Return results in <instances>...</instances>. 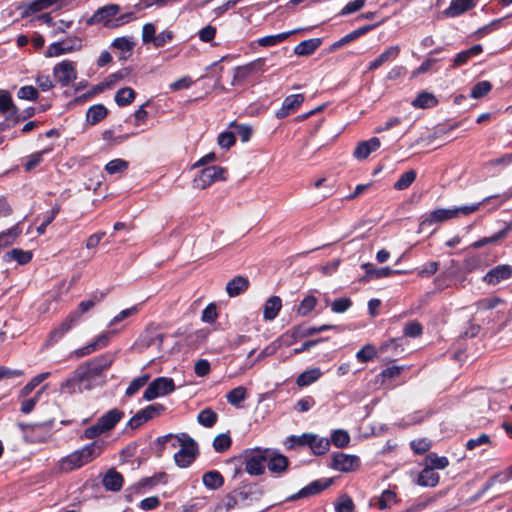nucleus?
Returning a JSON list of instances; mask_svg holds the SVG:
<instances>
[{"label": "nucleus", "mask_w": 512, "mask_h": 512, "mask_svg": "<svg viewBox=\"0 0 512 512\" xmlns=\"http://www.w3.org/2000/svg\"><path fill=\"white\" fill-rule=\"evenodd\" d=\"M116 360V353L106 352L79 365L72 376L61 384V389L67 393L91 390L106 382L105 372Z\"/></svg>", "instance_id": "f257e3e1"}, {"label": "nucleus", "mask_w": 512, "mask_h": 512, "mask_svg": "<svg viewBox=\"0 0 512 512\" xmlns=\"http://www.w3.org/2000/svg\"><path fill=\"white\" fill-rule=\"evenodd\" d=\"M106 292H95L91 295V298L85 301H81L77 308L69 313V315L62 321V323L55 329H53L48 338L45 340L44 347H49L54 343L58 342L65 333H67L74 324H76L81 316L90 311L97 303L101 302Z\"/></svg>", "instance_id": "f03ea898"}, {"label": "nucleus", "mask_w": 512, "mask_h": 512, "mask_svg": "<svg viewBox=\"0 0 512 512\" xmlns=\"http://www.w3.org/2000/svg\"><path fill=\"white\" fill-rule=\"evenodd\" d=\"M230 462L235 465L234 476L244 471L251 476H260L265 472V464L267 463V449L253 448L245 449L240 455L234 456Z\"/></svg>", "instance_id": "7ed1b4c3"}, {"label": "nucleus", "mask_w": 512, "mask_h": 512, "mask_svg": "<svg viewBox=\"0 0 512 512\" xmlns=\"http://www.w3.org/2000/svg\"><path fill=\"white\" fill-rule=\"evenodd\" d=\"M180 449L174 454V461L180 468L189 467L199 455L197 442L187 433L179 434Z\"/></svg>", "instance_id": "20e7f679"}, {"label": "nucleus", "mask_w": 512, "mask_h": 512, "mask_svg": "<svg viewBox=\"0 0 512 512\" xmlns=\"http://www.w3.org/2000/svg\"><path fill=\"white\" fill-rule=\"evenodd\" d=\"M268 68L266 58L263 57L257 58L245 65L237 66L234 68L232 85L243 84L249 77L258 73H264Z\"/></svg>", "instance_id": "39448f33"}, {"label": "nucleus", "mask_w": 512, "mask_h": 512, "mask_svg": "<svg viewBox=\"0 0 512 512\" xmlns=\"http://www.w3.org/2000/svg\"><path fill=\"white\" fill-rule=\"evenodd\" d=\"M227 169L221 166L212 165L203 168L195 176L193 184L195 188L206 189L216 181L226 180Z\"/></svg>", "instance_id": "423d86ee"}, {"label": "nucleus", "mask_w": 512, "mask_h": 512, "mask_svg": "<svg viewBox=\"0 0 512 512\" xmlns=\"http://www.w3.org/2000/svg\"><path fill=\"white\" fill-rule=\"evenodd\" d=\"M0 112L6 116V121L0 124V130H5L25 119L18 114L10 93L4 90H0Z\"/></svg>", "instance_id": "0eeeda50"}, {"label": "nucleus", "mask_w": 512, "mask_h": 512, "mask_svg": "<svg viewBox=\"0 0 512 512\" xmlns=\"http://www.w3.org/2000/svg\"><path fill=\"white\" fill-rule=\"evenodd\" d=\"M176 386L174 380L170 377H157L150 382L143 393L146 401H152L160 396L172 393Z\"/></svg>", "instance_id": "6e6552de"}, {"label": "nucleus", "mask_w": 512, "mask_h": 512, "mask_svg": "<svg viewBox=\"0 0 512 512\" xmlns=\"http://www.w3.org/2000/svg\"><path fill=\"white\" fill-rule=\"evenodd\" d=\"M166 411V406L161 403L150 404L143 409L139 410L134 416H132L127 422L126 427L136 430L143 424L152 420Z\"/></svg>", "instance_id": "1a4fd4ad"}, {"label": "nucleus", "mask_w": 512, "mask_h": 512, "mask_svg": "<svg viewBox=\"0 0 512 512\" xmlns=\"http://www.w3.org/2000/svg\"><path fill=\"white\" fill-rule=\"evenodd\" d=\"M330 467L333 470L350 473L357 471L361 466V460L357 455H350L343 452H334L331 455Z\"/></svg>", "instance_id": "9d476101"}, {"label": "nucleus", "mask_w": 512, "mask_h": 512, "mask_svg": "<svg viewBox=\"0 0 512 512\" xmlns=\"http://www.w3.org/2000/svg\"><path fill=\"white\" fill-rule=\"evenodd\" d=\"M121 10V7L118 4H108L103 7L98 8L94 14L87 19V25H94L98 23H103L104 27L112 28L114 26V20L111 18L115 17Z\"/></svg>", "instance_id": "9b49d317"}, {"label": "nucleus", "mask_w": 512, "mask_h": 512, "mask_svg": "<svg viewBox=\"0 0 512 512\" xmlns=\"http://www.w3.org/2000/svg\"><path fill=\"white\" fill-rule=\"evenodd\" d=\"M333 483L332 478L318 479L309 483L307 486L300 489L297 493H294L287 497L286 501H296L301 498H307L321 493L322 491L329 488Z\"/></svg>", "instance_id": "f8f14e48"}, {"label": "nucleus", "mask_w": 512, "mask_h": 512, "mask_svg": "<svg viewBox=\"0 0 512 512\" xmlns=\"http://www.w3.org/2000/svg\"><path fill=\"white\" fill-rule=\"evenodd\" d=\"M114 335L113 331H106L95 337L91 342L87 345L77 349L75 354L78 357L87 356L97 350L103 349L107 347L111 341L112 336Z\"/></svg>", "instance_id": "ddd939ff"}, {"label": "nucleus", "mask_w": 512, "mask_h": 512, "mask_svg": "<svg viewBox=\"0 0 512 512\" xmlns=\"http://www.w3.org/2000/svg\"><path fill=\"white\" fill-rule=\"evenodd\" d=\"M54 76L62 86L69 85L77 77L74 63L64 60L54 67Z\"/></svg>", "instance_id": "4468645a"}, {"label": "nucleus", "mask_w": 512, "mask_h": 512, "mask_svg": "<svg viewBox=\"0 0 512 512\" xmlns=\"http://www.w3.org/2000/svg\"><path fill=\"white\" fill-rule=\"evenodd\" d=\"M266 464L271 473L281 475L288 470L290 461L283 454L267 449Z\"/></svg>", "instance_id": "2eb2a0df"}, {"label": "nucleus", "mask_w": 512, "mask_h": 512, "mask_svg": "<svg viewBox=\"0 0 512 512\" xmlns=\"http://www.w3.org/2000/svg\"><path fill=\"white\" fill-rule=\"evenodd\" d=\"M379 24L380 23L367 24V25H364L362 27H359V28L351 31L350 33H348L345 36H343L342 38H340L338 41L334 42L330 46L329 51L330 52L336 51V50L342 48L343 46L357 40L358 38L362 37L363 35L367 34L368 32L372 31L373 29H375Z\"/></svg>", "instance_id": "dca6fc26"}, {"label": "nucleus", "mask_w": 512, "mask_h": 512, "mask_svg": "<svg viewBox=\"0 0 512 512\" xmlns=\"http://www.w3.org/2000/svg\"><path fill=\"white\" fill-rule=\"evenodd\" d=\"M510 278H512V266L509 264H500L490 269L483 277V280L488 285H497Z\"/></svg>", "instance_id": "f3484780"}, {"label": "nucleus", "mask_w": 512, "mask_h": 512, "mask_svg": "<svg viewBox=\"0 0 512 512\" xmlns=\"http://www.w3.org/2000/svg\"><path fill=\"white\" fill-rule=\"evenodd\" d=\"M303 94H291L283 100L282 106L275 112V117L277 119H284L289 116L291 113H294L299 109V107L304 102Z\"/></svg>", "instance_id": "a211bd4d"}, {"label": "nucleus", "mask_w": 512, "mask_h": 512, "mask_svg": "<svg viewBox=\"0 0 512 512\" xmlns=\"http://www.w3.org/2000/svg\"><path fill=\"white\" fill-rule=\"evenodd\" d=\"M328 330H338V326L331 324H323L318 327H306L304 325H298L292 327L286 334L288 335L290 333V336L294 340H296L300 338L309 337Z\"/></svg>", "instance_id": "6ab92c4d"}, {"label": "nucleus", "mask_w": 512, "mask_h": 512, "mask_svg": "<svg viewBox=\"0 0 512 512\" xmlns=\"http://www.w3.org/2000/svg\"><path fill=\"white\" fill-rule=\"evenodd\" d=\"M103 445L99 441H93L92 443L86 444L82 448L75 450L82 466L92 462L102 453Z\"/></svg>", "instance_id": "aec40b11"}, {"label": "nucleus", "mask_w": 512, "mask_h": 512, "mask_svg": "<svg viewBox=\"0 0 512 512\" xmlns=\"http://www.w3.org/2000/svg\"><path fill=\"white\" fill-rule=\"evenodd\" d=\"M234 491L243 505H249L253 501H258L263 495L262 488L257 484L244 485Z\"/></svg>", "instance_id": "412c9836"}, {"label": "nucleus", "mask_w": 512, "mask_h": 512, "mask_svg": "<svg viewBox=\"0 0 512 512\" xmlns=\"http://www.w3.org/2000/svg\"><path fill=\"white\" fill-rule=\"evenodd\" d=\"M399 54L400 47L398 45L390 46L374 60L370 61L367 69L369 71H374L383 66L385 63L394 61L399 56Z\"/></svg>", "instance_id": "4be33fe9"}, {"label": "nucleus", "mask_w": 512, "mask_h": 512, "mask_svg": "<svg viewBox=\"0 0 512 512\" xmlns=\"http://www.w3.org/2000/svg\"><path fill=\"white\" fill-rule=\"evenodd\" d=\"M454 218H456V211H453V208H439L431 211L429 215L421 222V226H431L435 223H442Z\"/></svg>", "instance_id": "5701e85b"}, {"label": "nucleus", "mask_w": 512, "mask_h": 512, "mask_svg": "<svg viewBox=\"0 0 512 512\" xmlns=\"http://www.w3.org/2000/svg\"><path fill=\"white\" fill-rule=\"evenodd\" d=\"M123 417L124 412L118 408H114L100 416L97 422L105 432H108L112 430Z\"/></svg>", "instance_id": "b1692460"}, {"label": "nucleus", "mask_w": 512, "mask_h": 512, "mask_svg": "<svg viewBox=\"0 0 512 512\" xmlns=\"http://www.w3.org/2000/svg\"><path fill=\"white\" fill-rule=\"evenodd\" d=\"M381 142L378 137H372L367 141L360 142L355 150L354 157L360 160L366 159L372 152L380 148Z\"/></svg>", "instance_id": "393cba45"}, {"label": "nucleus", "mask_w": 512, "mask_h": 512, "mask_svg": "<svg viewBox=\"0 0 512 512\" xmlns=\"http://www.w3.org/2000/svg\"><path fill=\"white\" fill-rule=\"evenodd\" d=\"M475 6V0H451L450 5L444 10V14L448 17H457Z\"/></svg>", "instance_id": "a878e982"}, {"label": "nucleus", "mask_w": 512, "mask_h": 512, "mask_svg": "<svg viewBox=\"0 0 512 512\" xmlns=\"http://www.w3.org/2000/svg\"><path fill=\"white\" fill-rule=\"evenodd\" d=\"M103 486L106 490L112 492H118L121 490L124 478L120 472L111 468L107 471L102 480Z\"/></svg>", "instance_id": "bb28decb"}, {"label": "nucleus", "mask_w": 512, "mask_h": 512, "mask_svg": "<svg viewBox=\"0 0 512 512\" xmlns=\"http://www.w3.org/2000/svg\"><path fill=\"white\" fill-rule=\"evenodd\" d=\"M483 52V46L481 44H475L471 46L469 49L464 50L456 54V56L453 59V63L451 68H458L461 67L472 58L475 57Z\"/></svg>", "instance_id": "cd10ccee"}, {"label": "nucleus", "mask_w": 512, "mask_h": 512, "mask_svg": "<svg viewBox=\"0 0 512 512\" xmlns=\"http://www.w3.org/2000/svg\"><path fill=\"white\" fill-rule=\"evenodd\" d=\"M512 231V223L507 224L503 229L498 231L489 237H483L471 244V247L474 249L482 248L485 245L495 244L500 240H503L508 236V234Z\"/></svg>", "instance_id": "c85d7f7f"}, {"label": "nucleus", "mask_w": 512, "mask_h": 512, "mask_svg": "<svg viewBox=\"0 0 512 512\" xmlns=\"http://www.w3.org/2000/svg\"><path fill=\"white\" fill-rule=\"evenodd\" d=\"M249 280L244 276H235L226 284V292L230 297H236L249 288Z\"/></svg>", "instance_id": "c756f323"}, {"label": "nucleus", "mask_w": 512, "mask_h": 512, "mask_svg": "<svg viewBox=\"0 0 512 512\" xmlns=\"http://www.w3.org/2000/svg\"><path fill=\"white\" fill-rule=\"evenodd\" d=\"M321 44V38L303 40L295 46L294 54L297 56H310L321 46Z\"/></svg>", "instance_id": "7c9ffc66"}, {"label": "nucleus", "mask_w": 512, "mask_h": 512, "mask_svg": "<svg viewBox=\"0 0 512 512\" xmlns=\"http://www.w3.org/2000/svg\"><path fill=\"white\" fill-rule=\"evenodd\" d=\"M108 113V109L103 104L92 105L86 112V122L94 126L105 119Z\"/></svg>", "instance_id": "2f4dec72"}, {"label": "nucleus", "mask_w": 512, "mask_h": 512, "mask_svg": "<svg viewBox=\"0 0 512 512\" xmlns=\"http://www.w3.org/2000/svg\"><path fill=\"white\" fill-rule=\"evenodd\" d=\"M282 307V300L279 296H271L264 305L263 317L265 320H274Z\"/></svg>", "instance_id": "473e14b6"}, {"label": "nucleus", "mask_w": 512, "mask_h": 512, "mask_svg": "<svg viewBox=\"0 0 512 512\" xmlns=\"http://www.w3.org/2000/svg\"><path fill=\"white\" fill-rule=\"evenodd\" d=\"M411 104L417 109H428L436 107L438 105V100L434 94L422 91L411 102Z\"/></svg>", "instance_id": "72a5a7b5"}, {"label": "nucleus", "mask_w": 512, "mask_h": 512, "mask_svg": "<svg viewBox=\"0 0 512 512\" xmlns=\"http://www.w3.org/2000/svg\"><path fill=\"white\" fill-rule=\"evenodd\" d=\"M203 485L211 490H217L224 485V477L217 470L205 472L202 476Z\"/></svg>", "instance_id": "f704fd0d"}, {"label": "nucleus", "mask_w": 512, "mask_h": 512, "mask_svg": "<svg viewBox=\"0 0 512 512\" xmlns=\"http://www.w3.org/2000/svg\"><path fill=\"white\" fill-rule=\"evenodd\" d=\"M362 268L365 270V278L368 279H381L393 276L390 267L376 268L372 263H365L362 265Z\"/></svg>", "instance_id": "c9c22d12"}, {"label": "nucleus", "mask_w": 512, "mask_h": 512, "mask_svg": "<svg viewBox=\"0 0 512 512\" xmlns=\"http://www.w3.org/2000/svg\"><path fill=\"white\" fill-rule=\"evenodd\" d=\"M440 476L431 467L426 466L419 474L417 483L424 487H435L439 483Z\"/></svg>", "instance_id": "e433bc0d"}, {"label": "nucleus", "mask_w": 512, "mask_h": 512, "mask_svg": "<svg viewBox=\"0 0 512 512\" xmlns=\"http://www.w3.org/2000/svg\"><path fill=\"white\" fill-rule=\"evenodd\" d=\"M3 258L6 262L15 261L20 265H24L31 261L32 252L24 251L20 248H13L12 250L6 252Z\"/></svg>", "instance_id": "4c0bfd02"}, {"label": "nucleus", "mask_w": 512, "mask_h": 512, "mask_svg": "<svg viewBox=\"0 0 512 512\" xmlns=\"http://www.w3.org/2000/svg\"><path fill=\"white\" fill-rule=\"evenodd\" d=\"M320 368H311L302 372L296 378V384L299 387H306L319 380L322 376Z\"/></svg>", "instance_id": "58836bf2"}, {"label": "nucleus", "mask_w": 512, "mask_h": 512, "mask_svg": "<svg viewBox=\"0 0 512 512\" xmlns=\"http://www.w3.org/2000/svg\"><path fill=\"white\" fill-rule=\"evenodd\" d=\"M22 233L21 223H17L11 228L0 233V248L12 245L17 237Z\"/></svg>", "instance_id": "ea45409f"}, {"label": "nucleus", "mask_w": 512, "mask_h": 512, "mask_svg": "<svg viewBox=\"0 0 512 512\" xmlns=\"http://www.w3.org/2000/svg\"><path fill=\"white\" fill-rule=\"evenodd\" d=\"M498 197H499V195H491V196L484 198L480 202L473 203L470 205L455 207V208H453V211H456V218L460 217L461 215L467 216V215L477 212L481 206H483L486 203H489L490 200L496 199Z\"/></svg>", "instance_id": "a19ab883"}, {"label": "nucleus", "mask_w": 512, "mask_h": 512, "mask_svg": "<svg viewBox=\"0 0 512 512\" xmlns=\"http://www.w3.org/2000/svg\"><path fill=\"white\" fill-rule=\"evenodd\" d=\"M311 440H314V434L312 433H303L300 436L291 435L287 438L285 445L287 449L290 450L296 449L297 447H309Z\"/></svg>", "instance_id": "79ce46f5"}, {"label": "nucleus", "mask_w": 512, "mask_h": 512, "mask_svg": "<svg viewBox=\"0 0 512 512\" xmlns=\"http://www.w3.org/2000/svg\"><path fill=\"white\" fill-rule=\"evenodd\" d=\"M218 414L210 407L202 409L197 415V421L205 428H212L218 421Z\"/></svg>", "instance_id": "37998d69"}, {"label": "nucleus", "mask_w": 512, "mask_h": 512, "mask_svg": "<svg viewBox=\"0 0 512 512\" xmlns=\"http://www.w3.org/2000/svg\"><path fill=\"white\" fill-rule=\"evenodd\" d=\"M135 97L136 92L131 87H124L116 92L114 100L119 107H124L131 104Z\"/></svg>", "instance_id": "c03bdc74"}, {"label": "nucleus", "mask_w": 512, "mask_h": 512, "mask_svg": "<svg viewBox=\"0 0 512 512\" xmlns=\"http://www.w3.org/2000/svg\"><path fill=\"white\" fill-rule=\"evenodd\" d=\"M246 398L247 389L244 386L233 388L226 394L227 402L235 407H239Z\"/></svg>", "instance_id": "a18cd8bd"}, {"label": "nucleus", "mask_w": 512, "mask_h": 512, "mask_svg": "<svg viewBox=\"0 0 512 512\" xmlns=\"http://www.w3.org/2000/svg\"><path fill=\"white\" fill-rule=\"evenodd\" d=\"M417 173L415 170L410 169L400 175L398 180L394 183L393 187L395 190L402 191L410 187L415 181Z\"/></svg>", "instance_id": "49530a36"}, {"label": "nucleus", "mask_w": 512, "mask_h": 512, "mask_svg": "<svg viewBox=\"0 0 512 512\" xmlns=\"http://www.w3.org/2000/svg\"><path fill=\"white\" fill-rule=\"evenodd\" d=\"M83 467L80 463L75 452L70 453L69 455L63 457L60 460L59 468L63 472H71L73 470L79 469Z\"/></svg>", "instance_id": "de8ad7c7"}, {"label": "nucleus", "mask_w": 512, "mask_h": 512, "mask_svg": "<svg viewBox=\"0 0 512 512\" xmlns=\"http://www.w3.org/2000/svg\"><path fill=\"white\" fill-rule=\"evenodd\" d=\"M294 31L283 32L276 35H268L258 39V44L262 47L275 46L285 41Z\"/></svg>", "instance_id": "09e8293b"}, {"label": "nucleus", "mask_w": 512, "mask_h": 512, "mask_svg": "<svg viewBox=\"0 0 512 512\" xmlns=\"http://www.w3.org/2000/svg\"><path fill=\"white\" fill-rule=\"evenodd\" d=\"M350 440V435L346 430L337 429L332 432L329 441L337 448H345L349 445Z\"/></svg>", "instance_id": "8fccbe9b"}, {"label": "nucleus", "mask_w": 512, "mask_h": 512, "mask_svg": "<svg viewBox=\"0 0 512 512\" xmlns=\"http://www.w3.org/2000/svg\"><path fill=\"white\" fill-rule=\"evenodd\" d=\"M444 50V47H437L434 50L430 51L428 54V57L421 63V65L418 67L417 72L418 73H426L432 69V67L439 61H441V58H435L433 57L436 54L441 53Z\"/></svg>", "instance_id": "3c124183"}, {"label": "nucleus", "mask_w": 512, "mask_h": 512, "mask_svg": "<svg viewBox=\"0 0 512 512\" xmlns=\"http://www.w3.org/2000/svg\"><path fill=\"white\" fill-rule=\"evenodd\" d=\"M331 446V442L327 438H321L314 434V440L310 441V449L315 455L325 454Z\"/></svg>", "instance_id": "603ef678"}, {"label": "nucleus", "mask_w": 512, "mask_h": 512, "mask_svg": "<svg viewBox=\"0 0 512 512\" xmlns=\"http://www.w3.org/2000/svg\"><path fill=\"white\" fill-rule=\"evenodd\" d=\"M150 379L149 374H143L139 377L134 378L129 386L126 388L125 396L132 397L134 396L142 387H144Z\"/></svg>", "instance_id": "864d4df0"}, {"label": "nucleus", "mask_w": 512, "mask_h": 512, "mask_svg": "<svg viewBox=\"0 0 512 512\" xmlns=\"http://www.w3.org/2000/svg\"><path fill=\"white\" fill-rule=\"evenodd\" d=\"M232 445V438L229 433H222L217 435L212 443L214 450L218 453H224L230 449Z\"/></svg>", "instance_id": "5fc2aeb1"}, {"label": "nucleus", "mask_w": 512, "mask_h": 512, "mask_svg": "<svg viewBox=\"0 0 512 512\" xmlns=\"http://www.w3.org/2000/svg\"><path fill=\"white\" fill-rule=\"evenodd\" d=\"M318 300L313 295L305 296L297 307V314L300 316H307L316 307Z\"/></svg>", "instance_id": "6e6d98bb"}, {"label": "nucleus", "mask_w": 512, "mask_h": 512, "mask_svg": "<svg viewBox=\"0 0 512 512\" xmlns=\"http://www.w3.org/2000/svg\"><path fill=\"white\" fill-rule=\"evenodd\" d=\"M426 466L435 469H445L449 465V460L445 456H438L436 453H429L425 459Z\"/></svg>", "instance_id": "4d7b16f0"}, {"label": "nucleus", "mask_w": 512, "mask_h": 512, "mask_svg": "<svg viewBox=\"0 0 512 512\" xmlns=\"http://www.w3.org/2000/svg\"><path fill=\"white\" fill-rule=\"evenodd\" d=\"M128 167H129L128 161H126L124 159L116 158V159L109 161L105 165V171L110 175H114V174L122 173V172L126 171L128 169Z\"/></svg>", "instance_id": "13d9d810"}, {"label": "nucleus", "mask_w": 512, "mask_h": 512, "mask_svg": "<svg viewBox=\"0 0 512 512\" xmlns=\"http://www.w3.org/2000/svg\"><path fill=\"white\" fill-rule=\"evenodd\" d=\"M492 90V84L487 81H479L472 88L470 96L473 99H479L486 96Z\"/></svg>", "instance_id": "bf43d9fd"}, {"label": "nucleus", "mask_w": 512, "mask_h": 512, "mask_svg": "<svg viewBox=\"0 0 512 512\" xmlns=\"http://www.w3.org/2000/svg\"><path fill=\"white\" fill-rule=\"evenodd\" d=\"M504 19L505 18H498V19L492 20L490 23L478 28L475 31L474 35L478 39L485 37L486 35L492 33L493 31L498 30L501 27Z\"/></svg>", "instance_id": "052dcab7"}, {"label": "nucleus", "mask_w": 512, "mask_h": 512, "mask_svg": "<svg viewBox=\"0 0 512 512\" xmlns=\"http://www.w3.org/2000/svg\"><path fill=\"white\" fill-rule=\"evenodd\" d=\"M377 356L376 348L372 344L364 345L357 353L356 358L361 363L372 361Z\"/></svg>", "instance_id": "680f3d73"}, {"label": "nucleus", "mask_w": 512, "mask_h": 512, "mask_svg": "<svg viewBox=\"0 0 512 512\" xmlns=\"http://www.w3.org/2000/svg\"><path fill=\"white\" fill-rule=\"evenodd\" d=\"M396 502H397L396 493L390 489H386L381 493V496L379 497L378 507H379V509L384 510Z\"/></svg>", "instance_id": "e2e57ef3"}, {"label": "nucleus", "mask_w": 512, "mask_h": 512, "mask_svg": "<svg viewBox=\"0 0 512 512\" xmlns=\"http://www.w3.org/2000/svg\"><path fill=\"white\" fill-rule=\"evenodd\" d=\"M217 142L221 148L228 150L235 145L236 137L233 132L225 131L219 134Z\"/></svg>", "instance_id": "0e129e2a"}, {"label": "nucleus", "mask_w": 512, "mask_h": 512, "mask_svg": "<svg viewBox=\"0 0 512 512\" xmlns=\"http://www.w3.org/2000/svg\"><path fill=\"white\" fill-rule=\"evenodd\" d=\"M353 305L352 300L349 297H342L335 299L331 305V309L334 313H344Z\"/></svg>", "instance_id": "69168bd1"}, {"label": "nucleus", "mask_w": 512, "mask_h": 512, "mask_svg": "<svg viewBox=\"0 0 512 512\" xmlns=\"http://www.w3.org/2000/svg\"><path fill=\"white\" fill-rule=\"evenodd\" d=\"M423 333L422 324L418 321H410L404 327V335L412 338L419 337Z\"/></svg>", "instance_id": "338daca9"}, {"label": "nucleus", "mask_w": 512, "mask_h": 512, "mask_svg": "<svg viewBox=\"0 0 512 512\" xmlns=\"http://www.w3.org/2000/svg\"><path fill=\"white\" fill-rule=\"evenodd\" d=\"M354 508L355 506L352 499L347 495L342 496L335 505L336 512H353Z\"/></svg>", "instance_id": "774afa93"}]
</instances>
